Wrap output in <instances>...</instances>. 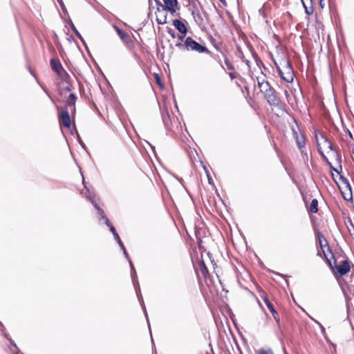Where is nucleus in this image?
<instances>
[{"mask_svg": "<svg viewBox=\"0 0 354 354\" xmlns=\"http://www.w3.org/2000/svg\"><path fill=\"white\" fill-rule=\"evenodd\" d=\"M185 45L187 50H194L198 53H205L208 51L206 47L201 45L189 37L185 39Z\"/></svg>", "mask_w": 354, "mask_h": 354, "instance_id": "obj_1", "label": "nucleus"}, {"mask_svg": "<svg viewBox=\"0 0 354 354\" xmlns=\"http://www.w3.org/2000/svg\"><path fill=\"white\" fill-rule=\"evenodd\" d=\"M59 122L66 128H69L71 124L68 110L64 107L59 114Z\"/></svg>", "mask_w": 354, "mask_h": 354, "instance_id": "obj_2", "label": "nucleus"}, {"mask_svg": "<svg viewBox=\"0 0 354 354\" xmlns=\"http://www.w3.org/2000/svg\"><path fill=\"white\" fill-rule=\"evenodd\" d=\"M263 94L270 105L274 106L279 104V99L275 95L274 91L272 88Z\"/></svg>", "mask_w": 354, "mask_h": 354, "instance_id": "obj_3", "label": "nucleus"}, {"mask_svg": "<svg viewBox=\"0 0 354 354\" xmlns=\"http://www.w3.org/2000/svg\"><path fill=\"white\" fill-rule=\"evenodd\" d=\"M285 72L279 69V74L281 78L285 80L286 82L290 83L293 81V73L292 69L290 68L289 64H287V66L285 68Z\"/></svg>", "mask_w": 354, "mask_h": 354, "instance_id": "obj_4", "label": "nucleus"}, {"mask_svg": "<svg viewBox=\"0 0 354 354\" xmlns=\"http://www.w3.org/2000/svg\"><path fill=\"white\" fill-rule=\"evenodd\" d=\"M165 6L162 8L169 11L172 15L174 14L178 9L177 0H163Z\"/></svg>", "mask_w": 354, "mask_h": 354, "instance_id": "obj_5", "label": "nucleus"}, {"mask_svg": "<svg viewBox=\"0 0 354 354\" xmlns=\"http://www.w3.org/2000/svg\"><path fill=\"white\" fill-rule=\"evenodd\" d=\"M336 271L340 276L344 275L350 271V265L347 261H342L339 265L336 266Z\"/></svg>", "mask_w": 354, "mask_h": 354, "instance_id": "obj_6", "label": "nucleus"}, {"mask_svg": "<svg viewBox=\"0 0 354 354\" xmlns=\"http://www.w3.org/2000/svg\"><path fill=\"white\" fill-rule=\"evenodd\" d=\"M50 66L52 69L59 75L62 76L64 73V68H62L59 60L55 59H52L50 60Z\"/></svg>", "mask_w": 354, "mask_h": 354, "instance_id": "obj_7", "label": "nucleus"}, {"mask_svg": "<svg viewBox=\"0 0 354 354\" xmlns=\"http://www.w3.org/2000/svg\"><path fill=\"white\" fill-rule=\"evenodd\" d=\"M166 9L162 8V10L158 8L156 15V21L158 24H165L167 23Z\"/></svg>", "mask_w": 354, "mask_h": 354, "instance_id": "obj_8", "label": "nucleus"}, {"mask_svg": "<svg viewBox=\"0 0 354 354\" xmlns=\"http://www.w3.org/2000/svg\"><path fill=\"white\" fill-rule=\"evenodd\" d=\"M75 101L76 96L74 94L71 93L67 98L66 104L64 106L66 107L67 109L68 107H71L72 113L75 112Z\"/></svg>", "mask_w": 354, "mask_h": 354, "instance_id": "obj_9", "label": "nucleus"}, {"mask_svg": "<svg viewBox=\"0 0 354 354\" xmlns=\"http://www.w3.org/2000/svg\"><path fill=\"white\" fill-rule=\"evenodd\" d=\"M173 25L181 34L186 35L187 32V27L181 21L175 19L173 21Z\"/></svg>", "mask_w": 354, "mask_h": 354, "instance_id": "obj_10", "label": "nucleus"}, {"mask_svg": "<svg viewBox=\"0 0 354 354\" xmlns=\"http://www.w3.org/2000/svg\"><path fill=\"white\" fill-rule=\"evenodd\" d=\"M115 29L120 37V39L126 44H129L131 42V39L127 34H126L124 32H123L122 30H120L118 27L115 26Z\"/></svg>", "mask_w": 354, "mask_h": 354, "instance_id": "obj_11", "label": "nucleus"}, {"mask_svg": "<svg viewBox=\"0 0 354 354\" xmlns=\"http://www.w3.org/2000/svg\"><path fill=\"white\" fill-rule=\"evenodd\" d=\"M321 141L322 142H319V140H317L319 147H320L321 145H323L324 147H327L328 149H329L330 150V151L332 153H333L335 155H336V152L334 151L333 149L332 145L328 141V140L324 136H321Z\"/></svg>", "mask_w": 354, "mask_h": 354, "instance_id": "obj_12", "label": "nucleus"}, {"mask_svg": "<svg viewBox=\"0 0 354 354\" xmlns=\"http://www.w3.org/2000/svg\"><path fill=\"white\" fill-rule=\"evenodd\" d=\"M259 88L261 92L262 93H263L265 92H267V91H268L269 89H270L271 86H270L268 81L262 79V82H261V83H259Z\"/></svg>", "mask_w": 354, "mask_h": 354, "instance_id": "obj_13", "label": "nucleus"}, {"mask_svg": "<svg viewBox=\"0 0 354 354\" xmlns=\"http://www.w3.org/2000/svg\"><path fill=\"white\" fill-rule=\"evenodd\" d=\"M318 201L317 199H313L312 201H311V203H310V207H309V210L310 212L312 213H316L318 211Z\"/></svg>", "mask_w": 354, "mask_h": 354, "instance_id": "obj_14", "label": "nucleus"}, {"mask_svg": "<svg viewBox=\"0 0 354 354\" xmlns=\"http://www.w3.org/2000/svg\"><path fill=\"white\" fill-rule=\"evenodd\" d=\"M97 208L99 210L100 213L102 214V218H104L105 220V223L107 225V226L109 227L110 230L111 231V232L113 233V232L116 231L115 227L111 224V223L109 221V219L103 215V214H104L103 211L102 209H100L99 207H97Z\"/></svg>", "mask_w": 354, "mask_h": 354, "instance_id": "obj_15", "label": "nucleus"}, {"mask_svg": "<svg viewBox=\"0 0 354 354\" xmlns=\"http://www.w3.org/2000/svg\"><path fill=\"white\" fill-rule=\"evenodd\" d=\"M115 239L117 241V242L118 243V244L120 245L121 249L123 250L124 254L127 257H128L127 252V251H126V250L124 248V246L122 242L121 241V239H120V236H118V238H115Z\"/></svg>", "mask_w": 354, "mask_h": 354, "instance_id": "obj_16", "label": "nucleus"}, {"mask_svg": "<svg viewBox=\"0 0 354 354\" xmlns=\"http://www.w3.org/2000/svg\"><path fill=\"white\" fill-rule=\"evenodd\" d=\"M257 354H273V352L271 349H259L257 351Z\"/></svg>", "mask_w": 354, "mask_h": 354, "instance_id": "obj_17", "label": "nucleus"}, {"mask_svg": "<svg viewBox=\"0 0 354 354\" xmlns=\"http://www.w3.org/2000/svg\"><path fill=\"white\" fill-rule=\"evenodd\" d=\"M321 153H322V156H323L324 159V160L327 162V163L330 165V168H331L333 170L335 171L336 172L339 173V171L338 169H337V168H335V167H333L331 165V163L328 160V159L326 158V156H324L322 152H321Z\"/></svg>", "mask_w": 354, "mask_h": 354, "instance_id": "obj_18", "label": "nucleus"}, {"mask_svg": "<svg viewBox=\"0 0 354 354\" xmlns=\"http://www.w3.org/2000/svg\"><path fill=\"white\" fill-rule=\"evenodd\" d=\"M225 65H226L227 68L229 70H233V69H234V67H233V66H232V63H231L229 60L225 59Z\"/></svg>", "mask_w": 354, "mask_h": 354, "instance_id": "obj_19", "label": "nucleus"}, {"mask_svg": "<svg viewBox=\"0 0 354 354\" xmlns=\"http://www.w3.org/2000/svg\"><path fill=\"white\" fill-rule=\"evenodd\" d=\"M271 313L272 314L273 317L275 319V321L277 322H279V317L277 312L276 310H274V311L272 312Z\"/></svg>", "mask_w": 354, "mask_h": 354, "instance_id": "obj_20", "label": "nucleus"}, {"mask_svg": "<svg viewBox=\"0 0 354 354\" xmlns=\"http://www.w3.org/2000/svg\"><path fill=\"white\" fill-rule=\"evenodd\" d=\"M342 182L346 185V187H347L348 189V190L351 192V185H350L348 181L346 178H342Z\"/></svg>", "mask_w": 354, "mask_h": 354, "instance_id": "obj_21", "label": "nucleus"}, {"mask_svg": "<svg viewBox=\"0 0 354 354\" xmlns=\"http://www.w3.org/2000/svg\"><path fill=\"white\" fill-rule=\"evenodd\" d=\"M319 244H320L321 247H323L324 246V242L326 243V240L324 239L323 236H319Z\"/></svg>", "mask_w": 354, "mask_h": 354, "instance_id": "obj_22", "label": "nucleus"}, {"mask_svg": "<svg viewBox=\"0 0 354 354\" xmlns=\"http://www.w3.org/2000/svg\"><path fill=\"white\" fill-rule=\"evenodd\" d=\"M168 32L169 33V35H170L173 38H174V37H176V35H175V32H174V31L171 28H169V29Z\"/></svg>", "mask_w": 354, "mask_h": 354, "instance_id": "obj_23", "label": "nucleus"}, {"mask_svg": "<svg viewBox=\"0 0 354 354\" xmlns=\"http://www.w3.org/2000/svg\"><path fill=\"white\" fill-rule=\"evenodd\" d=\"M297 144H298L299 147L301 148L304 145V140L299 141L297 140Z\"/></svg>", "mask_w": 354, "mask_h": 354, "instance_id": "obj_24", "label": "nucleus"}, {"mask_svg": "<svg viewBox=\"0 0 354 354\" xmlns=\"http://www.w3.org/2000/svg\"><path fill=\"white\" fill-rule=\"evenodd\" d=\"M268 309L270 310V311L271 313L275 310V309H274V308L272 304H268Z\"/></svg>", "mask_w": 354, "mask_h": 354, "instance_id": "obj_25", "label": "nucleus"}, {"mask_svg": "<svg viewBox=\"0 0 354 354\" xmlns=\"http://www.w3.org/2000/svg\"><path fill=\"white\" fill-rule=\"evenodd\" d=\"M156 80L157 84H158L159 85H161L160 77L157 74L156 75Z\"/></svg>", "mask_w": 354, "mask_h": 354, "instance_id": "obj_26", "label": "nucleus"}, {"mask_svg": "<svg viewBox=\"0 0 354 354\" xmlns=\"http://www.w3.org/2000/svg\"><path fill=\"white\" fill-rule=\"evenodd\" d=\"M262 79L265 80V78L263 76L257 77V83H258L259 86V83H261V82H262Z\"/></svg>", "mask_w": 354, "mask_h": 354, "instance_id": "obj_27", "label": "nucleus"}, {"mask_svg": "<svg viewBox=\"0 0 354 354\" xmlns=\"http://www.w3.org/2000/svg\"><path fill=\"white\" fill-rule=\"evenodd\" d=\"M264 302H265L266 305L267 306V307L268 306V304H272L271 302L267 298L264 299Z\"/></svg>", "mask_w": 354, "mask_h": 354, "instance_id": "obj_28", "label": "nucleus"}, {"mask_svg": "<svg viewBox=\"0 0 354 354\" xmlns=\"http://www.w3.org/2000/svg\"><path fill=\"white\" fill-rule=\"evenodd\" d=\"M185 35H183V34H182V35H178V37H178V40H180V41H183V38H184V37H185Z\"/></svg>", "mask_w": 354, "mask_h": 354, "instance_id": "obj_29", "label": "nucleus"}, {"mask_svg": "<svg viewBox=\"0 0 354 354\" xmlns=\"http://www.w3.org/2000/svg\"><path fill=\"white\" fill-rule=\"evenodd\" d=\"M303 4H304V3H303ZM304 6H305V5H304ZM304 7H305V8H306V13H307L308 15H310V14H312V12H313V11H312V10H311V11H309V10H308V9H307V8H306V6H304Z\"/></svg>", "mask_w": 354, "mask_h": 354, "instance_id": "obj_30", "label": "nucleus"}, {"mask_svg": "<svg viewBox=\"0 0 354 354\" xmlns=\"http://www.w3.org/2000/svg\"><path fill=\"white\" fill-rule=\"evenodd\" d=\"M58 2L59 3L60 6L62 8V9H64V3H63L62 0H58Z\"/></svg>", "mask_w": 354, "mask_h": 354, "instance_id": "obj_31", "label": "nucleus"}, {"mask_svg": "<svg viewBox=\"0 0 354 354\" xmlns=\"http://www.w3.org/2000/svg\"><path fill=\"white\" fill-rule=\"evenodd\" d=\"M113 234L115 238H118V236H119V235H118V234L117 233L116 231L113 232Z\"/></svg>", "mask_w": 354, "mask_h": 354, "instance_id": "obj_32", "label": "nucleus"}, {"mask_svg": "<svg viewBox=\"0 0 354 354\" xmlns=\"http://www.w3.org/2000/svg\"><path fill=\"white\" fill-rule=\"evenodd\" d=\"M113 234L115 238H118V236H119V235H118V234L117 233L116 231L113 232Z\"/></svg>", "mask_w": 354, "mask_h": 354, "instance_id": "obj_33", "label": "nucleus"}, {"mask_svg": "<svg viewBox=\"0 0 354 354\" xmlns=\"http://www.w3.org/2000/svg\"><path fill=\"white\" fill-rule=\"evenodd\" d=\"M319 6H321V8H324V4L323 3V1H319Z\"/></svg>", "mask_w": 354, "mask_h": 354, "instance_id": "obj_34", "label": "nucleus"}, {"mask_svg": "<svg viewBox=\"0 0 354 354\" xmlns=\"http://www.w3.org/2000/svg\"><path fill=\"white\" fill-rule=\"evenodd\" d=\"M75 32H76V35H77L79 37H80V35L79 34V32H78L76 30H75Z\"/></svg>", "mask_w": 354, "mask_h": 354, "instance_id": "obj_35", "label": "nucleus"}, {"mask_svg": "<svg viewBox=\"0 0 354 354\" xmlns=\"http://www.w3.org/2000/svg\"><path fill=\"white\" fill-rule=\"evenodd\" d=\"M230 76L232 79H234V77L232 73H230Z\"/></svg>", "mask_w": 354, "mask_h": 354, "instance_id": "obj_36", "label": "nucleus"}, {"mask_svg": "<svg viewBox=\"0 0 354 354\" xmlns=\"http://www.w3.org/2000/svg\"><path fill=\"white\" fill-rule=\"evenodd\" d=\"M176 46L180 47V46H182V44H181V43H178V44H176Z\"/></svg>", "mask_w": 354, "mask_h": 354, "instance_id": "obj_37", "label": "nucleus"}, {"mask_svg": "<svg viewBox=\"0 0 354 354\" xmlns=\"http://www.w3.org/2000/svg\"><path fill=\"white\" fill-rule=\"evenodd\" d=\"M339 168L342 170V166L340 165H339Z\"/></svg>", "mask_w": 354, "mask_h": 354, "instance_id": "obj_38", "label": "nucleus"}, {"mask_svg": "<svg viewBox=\"0 0 354 354\" xmlns=\"http://www.w3.org/2000/svg\"><path fill=\"white\" fill-rule=\"evenodd\" d=\"M344 198L345 199L348 200V198H346V196H344Z\"/></svg>", "mask_w": 354, "mask_h": 354, "instance_id": "obj_39", "label": "nucleus"}, {"mask_svg": "<svg viewBox=\"0 0 354 354\" xmlns=\"http://www.w3.org/2000/svg\"><path fill=\"white\" fill-rule=\"evenodd\" d=\"M324 0H319V1H323Z\"/></svg>", "mask_w": 354, "mask_h": 354, "instance_id": "obj_40", "label": "nucleus"}, {"mask_svg": "<svg viewBox=\"0 0 354 354\" xmlns=\"http://www.w3.org/2000/svg\"><path fill=\"white\" fill-rule=\"evenodd\" d=\"M353 153H354V150L353 151Z\"/></svg>", "mask_w": 354, "mask_h": 354, "instance_id": "obj_41", "label": "nucleus"}]
</instances>
